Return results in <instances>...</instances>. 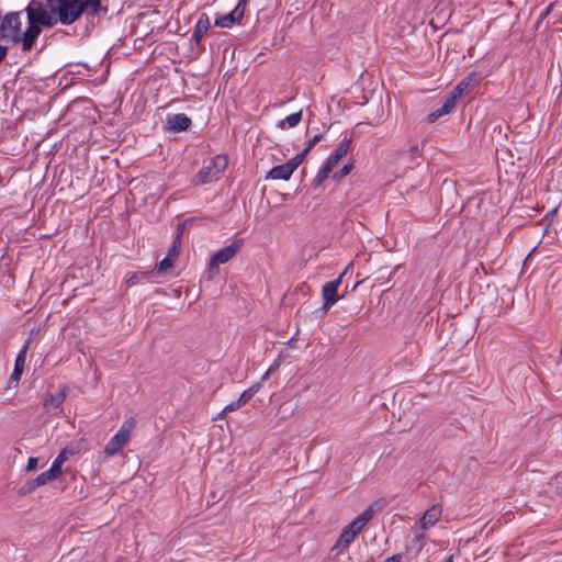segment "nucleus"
Segmentation results:
<instances>
[{
	"label": "nucleus",
	"instance_id": "44",
	"mask_svg": "<svg viewBox=\"0 0 562 562\" xmlns=\"http://www.w3.org/2000/svg\"><path fill=\"white\" fill-rule=\"evenodd\" d=\"M134 279H136V276H133V279L128 280V283L134 282Z\"/></svg>",
	"mask_w": 562,
	"mask_h": 562
},
{
	"label": "nucleus",
	"instance_id": "18",
	"mask_svg": "<svg viewBox=\"0 0 562 562\" xmlns=\"http://www.w3.org/2000/svg\"><path fill=\"white\" fill-rule=\"evenodd\" d=\"M83 13L86 11L91 15H97L100 12H106V9L102 5L101 0H82Z\"/></svg>",
	"mask_w": 562,
	"mask_h": 562
},
{
	"label": "nucleus",
	"instance_id": "12",
	"mask_svg": "<svg viewBox=\"0 0 562 562\" xmlns=\"http://www.w3.org/2000/svg\"><path fill=\"white\" fill-rule=\"evenodd\" d=\"M191 119L183 113L169 114L167 116L168 130L172 132H184L191 126Z\"/></svg>",
	"mask_w": 562,
	"mask_h": 562
},
{
	"label": "nucleus",
	"instance_id": "5",
	"mask_svg": "<svg viewBox=\"0 0 562 562\" xmlns=\"http://www.w3.org/2000/svg\"><path fill=\"white\" fill-rule=\"evenodd\" d=\"M228 160L224 155L213 157L210 162L203 166L194 176L192 183L194 186H202L211 183L220 179L221 175L227 168Z\"/></svg>",
	"mask_w": 562,
	"mask_h": 562
},
{
	"label": "nucleus",
	"instance_id": "43",
	"mask_svg": "<svg viewBox=\"0 0 562 562\" xmlns=\"http://www.w3.org/2000/svg\"><path fill=\"white\" fill-rule=\"evenodd\" d=\"M134 279H136V276H133V279L128 280V283L134 282Z\"/></svg>",
	"mask_w": 562,
	"mask_h": 562
},
{
	"label": "nucleus",
	"instance_id": "46",
	"mask_svg": "<svg viewBox=\"0 0 562 562\" xmlns=\"http://www.w3.org/2000/svg\"><path fill=\"white\" fill-rule=\"evenodd\" d=\"M225 414H222V412L218 414V418H222Z\"/></svg>",
	"mask_w": 562,
	"mask_h": 562
},
{
	"label": "nucleus",
	"instance_id": "24",
	"mask_svg": "<svg viewBox=\"0 0 562 562\" xmlns=\"http://www.w3.org/2000/svg\"><path fill=\"white\" fill-rule=\"evenodd\" d=\"M180 247H181V232H179L171 245V247L168 250L167 256L171 258L173 261L178 258L180 254Z\"/></svg>",
	"mask_w": 562,
	"mask_h": 562
},
{
	"label": "nucleus",
	"instance_id": "23",
	"mask_svg": "<svg viewBox=\"0 0 562 562\" xmlns=\"http://www.w3.org/2000/svg\"><path fill=\"white\" fill-rule=\"evenodd\" d=\"M471 76H469L465 80H462L461 82H459L454 89L452 90L451 92V97L454 98L456 100L458 98H460L461 95H463L465 92H468L469 90V87H470V82H471Z\"/></svg>",
	"mask_w": 562,
	"mask_h": 562
},
{
	"label": "nucleus",
	"instance_id": "39",
	"mask_svg": "<svg viewBox=\"0 0 562 562\" xmlns=\"http://www.w3.org/2000/svg\"><path fill=\"white\" fill-rule=\"evenodd\" d=\"M7 47L5 46H2L0 45V63L7 56Z\"/></svg>",
	"mask_w": 562,
	"mask_h": 562
},
{
	"label": "nucleus",
	"instance_id": "29",
	"mask_svg": "<svg viewBox=\"0 0 562 562\" xmlns=\"http://www.w3.org/2000/svg\"><path fill=\"white\" fill-rule=\"evenodd\" d=\"M243 406L241 403H239V400L235 401V402H232L229 403L228 405H226L224 407V409L222 411V414H226V413H231V412H234L238 408H240Z\"/></svg>",
	"mask_w": 562,
	"mask_h": 562
},
{
	"label": "nucleus",
	"instance_id": "41",
	"mask_svg": "<svg viewBox=\"0 0 562 562\" xmlns=\"http://www.w3.org/2000/svg\"><path fill=\"white\" fill-rule=\"evenodd\" d=\"M36 487H33V481L29 482L27 484H25L24 486V490L26 492H32L33 490H35Z\"/></svg>",
	"mask_w": 562,
	"mask_h": 562
},
{
	"label": "nucleus",
	"instance_id": "33",
	"mask_svg": "<svg viewBox=\"0 0 562 562\" xmlns=\"http://www.w3.org/2000/svg\"><path fill=\"white\" fill-rule=\"evenodd\" d=\"M555 7V3H550L539 15V21H542L544 20L549 14L550 12L554 9Z\"/></svg>",
	"mask_w": 562,
	"mask_h": 562
},
{
	"label": "nucleus",
	"instance_id": "30",
	"mask_svg": "<svg viewBox=\"0 0 562 562\" xmlns=\"http://www.w3.org/2000/svg\"><path fill=\"white\" fill-rule=\"evenodd\" d=\"M61 467L58 461L54 460L49 470L53 471V474L56 476V479L61 474Z\"/></svg>",
	"mask_w": 562,
	"mask_h": 562
},
{
	"label": "nucleus",
	"instance_id": "22",
	"mask_svg": "<svg viewBox=\"0 0 562 562\" xmlns=\"http://www.w3.org/2000/svg\"><path fill=\"white\" fill-rule=\"evenodd\" d=\"M53 480H56V476L53 474V471H50L48 469V470L42 472L40 475H37L33 480V487H38V486L45 485V484L52 482Z\"/></svg>",
	"mask_w": 562,
	"mask_h": 562
},
{
	"label": "nucleus",
	"instance_id": "4",
	"mask_svg": "<svg viewBox=\"0 0 562 562\" xmlns=\"http://www.w3.org/2000/svg\"><path fill=\"white\" fill-rule=\"evenodd\" d=\"M374 510L372 507L367 508L362 512L358 517H356L351 522H349L341 531L339 539L336 544L333 547L334 550H338L341 552L349 548V546L353 542L358 533L362 531L364 526L373 518Z\"/></svg>",
	"mask_w": 562,
	"mask_h": 562
},
{
	"label": "nucleus",
	"instance_id": "47",
	"mask_svg": "<svg viewBox=\"0 0 562 562\" xmlns=\"http://www.w3.org/2000/svg\"><path fill=\"white\" fill-rule=\"evenodd\" d=\"M560 355H561V357H562V345H561V349H560Z\"/></svg>",
	"mask_w": 562,
	"mask_h": 562
},
{
	"label": "nucleus",
	"instance_id": "20",
	"mask_svg": "<svg viewBox=\"0 0 562 562\" xmlns=\"http://www.w3.org/2000/svg\"><path fill=\"white\" fill-rule=\"evenodd\" d=\"M335 167L336 166L334 165H329V161H326L313 180L314 187L321 186L328 178Z\"/></svg>",
	"mask_w": 562,
	"mask_h": 562
},
{
	"label": "nucleus",
	"instance_id": "31",
	"mask_svg": "<svg viewBox=\"0 0 562 562\" xmlns=\"http://www.w3.org/2000/svg\"><path fill=\"white\" fill-rule=\"evenodd\" d=\"M254 395L247 390H245L240 396L238 397L239 400V403H241L243 405H245L246 403H248L250 401V398L252 397Z\"/></svg>",
	"mask_w": 562,
	"mask_h": 562
},
{
	"label": "nucleus",
	"instance_id": "38",
	"mask_svg": "<svg viewBox=\"0 0 562 562\" xmlns=\"http://www.w3.org/2000/svg\"><path fill=\"white\" fill-rule=\"evenodd\" d=\"M278 366H271L268 371L263 374L262 380L268 379V376L277 370Z\"/></svg>",
	"mask_w": 562,
	"mask_h": 562
},
{
	"label": "nucleus",
	"instance_id": "37",
	"mask_svg": "<svg viewBox=\"0 0 562 562\" xmlns=\"http://www.w3.org/2000/svg\"><path fill=\"white\" fill-rule=\"evenodd\" d=\"M401 561H402V554H394L384 560V562H401Z\"/></svg>",
	"mask_w": 562,
	"mask_h": 562
},
{
	"label": "nucleus",
	"instance_id": "19",
	"mask_svg": "<svg viewBox=\"0 0 562 562\" xmlns=\"http://www.w3.org/2000/svg\"><path fill=\"white\" fill-rule=\"evenodd\" d=\"M335 167L336 166L334 165H329V161H326L313 180L314 187L321 186L328 178Z\"/></svg>",
	"mask_w": 562,
	"mask_h": 562
},
{
	"label": "nucleus",
	"instance_id": "16",
	"mask_svg": "<svg viewBox=\"0 0 562 562\" xmlns=\"http://www.w3.org/2000/svg\"><path fill=\"white\" fill-rule=\"evenodd\" d=\"M67 397V387H61L56 394H50L44 400V407L47 411L52 408H60Z\"/></svg>",
	"mask_w": 562,
	"mask_h": 562
},
{
	"label": "nucleus",
	"instance_id": "14",
	"mask_svg": "<svg viewBox=\"0 0 562 562\" xmlns=\"http://www.w3.org/2000/svg\"><path fill=\"white\" fill-rule=\"evenodd\" d=\"M210 27H211V22H210L209 16L205 13L201 14L196 21L195 26H194V30L192 33V40H194L196 43H200L202 37L210 30Z\"/></svg>",
	"mask_w": 562,
	"mask_h": 562
},
{
	"label": "nucleus",
	"instance_id": "32",
	"mask_svg": "<svg viewBox=\"0 0 562 562\" xmlns=\"http://www.w3.org/2000/svg\"><path fill=\"white\" fill-rule=\"evenodd\" d=\"M70 452L67 449H64L60 451V453L56 457V461H58L60 464H64L69 457Z\"/></svg>",
	"mask_w": 562,
	"mask_h": 562
},
{
	"label": "nucleus",
	"instance_id": "6",
	"mask_svg": "<svg viewBox=\"0 0 562 562\" xmlns=\"http://www.w3.org/2000/svg\"><path fill=\"white\" fill-rule=\"evenodd\" d=\"M136 427L135 418L126 419L119 431L109 440L104 447V457L110 458L117 454L122 448L130 441L131 435Z\"/></svg>",
	"mask_w": 562,
	"mask_h": 562
},
{
	"label": "nucleus",
	"instance_id": "28",
	"mask_svg": "<svg viewBox=\"0 0 562 562\" xmlns=\"http://www.w3.org/2000/svg\"><path fill=\"white\" fill-rule=\"evenodd\" d=\"M351 169H352V165H351V164H347V165H345V166H344V167H342L338 172H336V173L334 175V178H335L336 180H340L341 178H344V177H346L347 175H349V173H350V171H351Z\"/></svg>",
	"mask_w": 562,
	"mask_h": 562
},
{
	"label": "nucleus",
	"instance_id": "2",
	"mask_svg": "<svg viewBox=\"0 0 562 562\" xmlns=\"http://www.w3.org/2000/svg\"><path fill=\"white\" fill-rule=\"evenodd\" d=\"M25 31L22 32V12H10L0 19V38L21 44L23 52L32 49L34 44L26 45Z\"/></svg>",
	"mask_w": 562,
	"mask_h": 562
},
{
	"label": "nucleus",
	"instance_id": "26",
	"mask_svg": "<svg viewBox=\"0 0 562 562\" xmlns=\"http://www.w3.org/2000/svg\"><path fill=\"white\" fill-rule=\"evenodd\" d=\"M457 100L451 95L446 99L443 104L439 108L440 112L446 115L450 113L456 108Z\"/></svg>",
	"mask_w": 562,
	"mask_h": 562
},
{
	"label": "nucleus",
	"instance_id": "42",
	"mask_svg": "<svg viewBox=\"0 0 562 562\" xmlns=\"http://www.w3.org/2000/svg\"><path fill=\"white\" fill-rule=\"evenodd\" d=\"M443 562H453V557L449 555Z\"/></svg>",
	"mask_w": 562,
	"mask_h": 562
},
{
	"label": "nucleus",
	"instance_id": "36",
	"mask_svg": "<svg viewBox=\"0 0 562 562\" xmlns=\"http://www.w3.org/2000/svg\"><path fill=\"white\" fill-rule=\"evenodd\" d=\"M443 114L440 112L439 109H437L436 111L431 112L429 115H428V119L430 122H435L437 119H439L440 116H442Z\"/></svg>",
	"mask_w": 562,
	"mask_h": 562
},
{
	"label": "nucleus",
	"instance_id": "7",
	"mask_svg": "<svg viewBox=\"0 0 562 562\" xmlns=\"http://www.w3.org/2000/svg\"><path fill=\"white\" fill-rule=\"evenodd\" d=\"M243 246V239H236L231 245L220 249L211 258L209 269L210 272H216L220 265H224L233 259Z\"/></svg>",
	"mask_w": 562,
	"mask_h": 562
},
{
	"label": "nucleus",
	"instance_id": "17",
	"mask_svg": "<svg viewBox=\"0 0 562 562\" xmlns=\"http://www.w3.org/2000/svg\"><path fill=\"white\" fill-rule=\"evenodd\" d=\"M301 121L302 111H299L288 115L285 119L279 120L276 126L280 130H285L286 127H295Z\"/></svg>",
	"mask_w": 562,
	"mask_h": 562
},
{
	"label": "nucleus",
	"instance_id": "11",
	"mask_svg": "<svg viewBox=\"0 0 562 562\" xmlns=\"http://www.w3.org/2000/svg\"><path fill=\"white\" fill-rule=\"evenodd\" d=\"M441 515L442 506L440 504H434L424 513L415 526L422 530H428L429 528L434 527L437 521H439Z\"/></svg>",
	"mask_w": 562,
	"mask_h": 562
},
{
	"label": "nucleus",
	"instance_id": "35",
	"mask_svg": "<svg viewBox=\"0 0 562 562\" xmlns=\"http://www.w3.org/2000/svg\"><path fill=\"white\" fill-rule=\"evenodd\" d=\"M425 539V536L424 533H416L414 539H413V542H415L417 544V549L420 550L423 548V541Z\"/></svg>",
	"mask_w": 562,
	"mask_h": 562
},
{
	"label": "nucleus",
	"instance_id": "9",
	"mask_svg": "<svg viewBox=\"0 0 562 562\" xmlns=\"http://www.w3.org/2000/svg\"><path fill=\"white\" fill-rule=\"evenodd\" d=\"M344 273H341L337 279L326 282L322 288V296L324 300L322 311L327 313L330 307L337 303L341 296L338 294V289L341 284Z\"/></svg>",
	"mask_w": 562,
	"mask_h": 562
},
{
	"label": "nucleus",
	"instance_id": "15",
	"mask_svg": "<svg viewBox=\"0 0 562 562\" xmlns=\"http://www.w3.org/2000/svg\"><path fill=\"white\" fill-rule=\"evenodd\" d=\"M351 144V137L345 136L336 150L328 157L329 165L337 166L339 160L346 156Z\"/></svg>",
	"mask_w": 562,
	"mask_h": 562
},
{
	"label": "nucleus",
	"instance_id": "34",
	"mask_svg": "<svg viewBox=\"0 0 562 562\" xmlns=\"http://www.w3.org/2000/svg\"><path fill=\"white\" fill-rule=\"evenodd\" d=\"M38 459L37 458H30L26 464V471H34L37 468Z\"/></svg>",
	"mask_w": 562,
	"mask_h": 562
},
{
	"label": "nucleus",
	"instance_id": "3",
	"mask_svg": "<svg viewBox=\"0 0 562 562\" xmlns=\"http://www.w3.org/2000/svg\"><path fill=\"white\" fill-rule=\"evenodd\" d=\"M46 3L61 25H70L83 14L82 0H46Z\"/></svg>",
	"mask_w": 562,
	"mask_h": 562
},
{
	"label": "nucleus",
	"instance_id": "40",
	"mask_svg": "<svg viewBox=\"0 0 562 562\" xmlns=\"http://www.w3.org/2000/svg\"><path fill=\"white\" fill-rule=\"evenodd\" d=\"M259 390H260V384H259V383L254 384V385H251V386L248 389V391H249L252 395H255Z\"/></svg>",
	"mask_w": 562,
	"mask_h": 562
},
{
	"label": "nucleus",
	"instance_id": "13",
	"mask_svg": "<svg viewBox=\"0 0 562 562\" xmlns=\"http://www.w3.org/2000/svg\"><path fill=\"white\" fill-rule=\"evenodd\" d=\"M30 344H31V339H27L15 358L14 370L10 375V379L15 381V383H19V381L21 380V375L24 371V366H25L26 355H27V350L30 348Z\"/></svg>",
	"mask_w": 562,
	"mask_h": 562
},
{
	"label": "nucleus",
	"instance_id": "1",
	"mask_svg": "<svg viewBox=\"0 0 562 562\" xmlns=\"http://www.w3.org/2000/svg\"><path fill=\"white\" fill-rule=\"evenodd\" d=\"M27 27L25 30L26 45L34 44L40 36L41 26L52 27L57 24L55 13L46 4L44 8L41 3H30L26 9Z\"/></svg>",
	"mask_w": 562,
	"mask_h": 562
},
{
	"label": "nucleus",
	"instance_id": "8",
	"mask_svg": "<svg viewBox=\"0 0 562 562\" xmlns=\"http://www.w3.org/2000/svg\"><path fill=\"white\" fill-rule=\"evenodd\" d=\"M302 156H294L285 164L274 166L266 176V179L289 180L296 168L302 164Z\"/></svg>",
	"mask_w": 562,
	"mask_h": 562
},
{
	"label": "nucleus",
	"instance_id": "10",
	"mask_svg": "<svg viewBox=\"0 0 562 562\" xmlns=\"http://www.w3.org/2000/svg\"><path fill=\"white\" fill-rule=\"evenodd\" d=\"M246 10V0H239L235 9L222 16H218L214 24L218 27H231L236 23H239L244 18Z\"/></svg>",
	"mask_w": 562,
	"mask_h": 562
},
{
	"label": "nucleus",
	"instance_id": "45",
	"mask_svg": "<svg viewBox=\"0 0 562 562\" xmlns=\"http://www.w3.org/2000/svg\"><path fill=\"white\" fill-rule=\"evenodd\" d=\"M134 279H136V276H133V279L128 280V283L134 282Z\"/></svg>",
	"mask_w": 562,
	"mask_h": 562
},
{
	"label": "nucleus",
	"instance_id": "21",
	"mask_svg": "<svg viewBox=\"0 0 562 562\" xmlns=\"http://www.w3.org/2000/svg\"><path fill=\"white\" fill-rule=\"evenodd\" d=\"M335 167L336 166L334 165H329V161H326L313 180L314 187L321 186L328 178Z\"/></svg>",
	"mask_w": 562,
	"mask_h": 562
},
{
	"label": "nucleus",
	"instance_id": "25",
	"mask_svg": "<svg viewBox=\"0 0 562 562\" xmlns=\"http://www.w3.org/2000/svg\"><path fill=\"white\" fill-rule=\"evenodd\" d=\"M323 138V134H317L313 138H311L306 145V147L302 150V153L297 154L296 156H302V161L304 160L305 156L312 150V148Z\"/></svg>",
	"mask_w": 562,
	"mask_h": 562
},
{
	"label": "nucleus",
	"instance_id": "27",
	"mask_svg": "<svg viewBox=\"0 0 562 562\" xmlns=\"http://www.w3.org/2000/svg\"><path fill=\"white\" fill-rule=\"evenodd\" d=\"M173 260L166 256L159 263H158V271L165 272L168 269H170L173 266Z\"/></svg>",
	"mask_w": 562,
	"mask_h": 562
}]
</instances>
